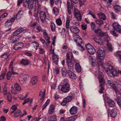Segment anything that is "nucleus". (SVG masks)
Here are the masks:
<instances>
[{"label":"nucleus","mask_w":121,"mask_h":121,"mask_svg":"<svg viewBox=\"0 0 121 121\" xmlns=\"http://www.w3.org/2000/svg\"><path fill=\"white\" fill-rule=\"evenodd\" d=\"M97 56L98 61V65L101 66L103 65V61L104 60L105 57V53L104 49L100 47L98 49Z\"/></svg>","instance_id":"obj_1"},{"label":"nucleus","mask_w":121,"mask_h":121,"mask_svg":"<svg viewBox=\"0 0 121 121\" xmlns=\"http://www.w3.org/2000/svg\"><path fill=\"white\" fill-rule=\"evenodd\" d=\"M66 59L68 66L69 70H72L73 68L74 64L75 63V60L74 59V57L72 53L70 55L68 53L66 54Z\"/></svg>","instance_id":"obj_2"},{"label":"nucleus","mask_w":121,"mask_h":121,"mask_svg":"<svg viewBox=\"0 0 121 121\" xmlns=\"http://www.w3.org/2000/svg\"><path fill=\"white\" fill-rule=\"evenodd\" d=\"M76 39L74 40V41L77 43V45L79 47V48L81 51L84 50V48L82 45V39L78 35L75 36Z\"/></svg>","instance_id":"obj_3"},{"label":"nucleus","mask_w":121,"mask_h":121,"mask_svg":"<svg viewBox=\"0 0 121 121\" xmlns=\"http://www.w3.org/2000/svg\"><path fill=\"white\" fill-rule=\"evenodd\" d=\"M47 14H48V12L47 11H46V12L43 11H41L39 13L40 18L41 21L43 23L45 22Z\"/></svg>","instance_id":"obj_4"},{"label":"nucleus","mask_w":121,"mask_h":121,"mask_svg":"<svg viewBox=\"0 0 121 121\" xmlns=\"http://www.w3.org/2000/svg\"><path fill=\"white\" fill-rule=\"evenodd\" d=\"M70 90V86L69 84L63 85L61 88V91L64 93L68 92Z\"/></svg>","instance_id":"obj_5"},{"label":"nucleus","mask_w":121,"mask_h":121,"mask_svg":"<svg viewBox=\"0 0 121 121\" xmlns=\"http://www.w3.org/2000/svg\"><path fill=\"white\" fill-rule=\"evenodd\" d=\"M28 75L26 74H24L20 76L18 78V80L20 84L22 85L24 83L26 80L28 79Z\"/></svg>","instance_id":"obj_6"},{"label":"nucleus","mask_w":121,"mask_h":121,"mask_svg":"<svg viewBox=\"0 0 121 121\" xmlns=\"http://www.w3.org/2000/svg\"><path fill=\"white\" fill-rule=\"evenodd\" d=\"M113 29L117 32L121 33V26L116 22H114L112 25Z\"/></svg>","instance_id":"obj_7"},{"label":"nucleus","mask_w":121,"mask_h":121,"mask_svg":"<svg viewBox=\"0 0 121 121\" xmlns=\"http://www.w3.org/2000/svg\"><path fill=\"white\" fill-rule=\"evenodd\" d=\"M74 16L78 21H80L82 18V17L80 14V11L77 9H74Z\"/></svg>","instance_id":"obj_8"},{"label":"nucleus","mask_w":121,"mask_h":121,"mask_svg":"<svg viewBox=\"0 0 121 121\" xmlns=\"http://www.w3.org/2000/svg\"><path fill=\"white\" fill-rule=\"evenodd\" d=\"M72 99V97L71 96H68L64 98L61 104L63 106H65L68 102H70Z\"/></svg>","instance_id":"obj_9"},{"label":"nucleus","mask_w":121,"mask_h":121,"mask_svg":"<svg viewBox=\"0 0 121 121\" xmlns=\"http://www.w3.org/2000/svg\"><path fill=\"white\" fill-rule=\"evenodd\" d=\"M104 75L103 73L100 71H99L98 78L100 84L104 83Z\"/></svg>","instance_id":"obj_10"},{"label":"nucleus","mask_w":121,"mask_h":121,"mask_svg":"<svg viewBox=\"0 0 121 121\" xmlns=\"http://www.w3.org/2000/svg\"><path fill=\"white\" fill-rule=\"evenodd\" d=\"M15 19L14 18L11 17L9 18L7 20L5 23V26L6 27H10L13 24V22L14 21Z\"/></svg>","instance_id":"obj_11"},{"label":"nucleus","mask_w":121,"mask_h":121,"mask_svg":"<svg viewBox=\"0 0 121 121\" xmlns=\"http://www.w3.org/2000/svg\"><path fill=\"white\" fill-rule=\"evenodd\" d=\"M108 84L111 86V87L115 91L116 93H117L118 92V90L116 85L112 81L109 80H108Z\"/></svg>","instance_id":"obj_12"},{"label":"nucleus","mask_w":121,"mask_h":121,"mask_svg":"<svg viewBox=\"0 0 121 121\" xmlns=\"http://www.w3.org/2000/svg\"><path fill=\"white\" fill-rule=\"evenodd\" d=\"M27 30L25 29H24L22 28L18 29L13 32V36H16L20 34L21 32L23 31L24 32H25L27 31Z\"/></svg>","instance_id":"obj_13"},{"label":"nucleus","mask_w":121,"mask_h":121,"mask_svg":"<svg viewBox=\"0 0 121 121\" xmlns=\"http://www.w3.org/2000/svg\"><path fill=\"white\" fill-rule=\"evenodd\" d=\"M70 31L74 34H77L79 32V30L78 27L74 26H72L70 27Z\"/></svg>","instance_id":"obj_14"},{"label":"nucleus","mask_w":121,"mask_h":121,"mask_svg":"<svg viewBox=\"0 0 121 121\" xmlns=\"http://www.w3.org/2000/svg\"><path fill=\"white\" fill-rule=\"evenodd\" d=\"M30 63L29 60L26 59H22L20 62V64L24 66H26L28 65Z\"/></svg>","instance_id":"obj_15"},{"label":"nucleus","mask_w":121,"mask_h":121,"mask_svg":"<svg viewBox=\"0 0 121 121\" xmlns=\"http://www.w3.org/2000/svg\"><path fill=\"white\" fill-rule=\"evenodd\" d=\"M23 46V44L21 42H19L14 45L13 48L15 50H18L22 48Z\"/></svg>","instance_id":"obj_16"},{"label":"nucleus","mask_w":121,"mask_h":121,"mask_svg":"<svg viewBox=\"0 0 121 121\" xmlns=\"http://www.w3.org/2000/svg\"><path fill=\"white\" fill-rule=\"evenodd\" d=\"M43 36L48 43L49 44L51 43V41H50V38L46 32H44L43 33Z\"/></svg>","instance_id":"obj_17"},{"label":"nucleus","mask_w":121,"mask_h":121,"mask_svg":"<svg viewBox=\"0 0 121 121\" xmlns=\"http://www.w3.org/2000/svg\"><path fill=\"white\" fill-rule=\"evenodd\" d=\"M68 73L69 77L70 78L74 79L77 78L76 75L71 70H68Z\"/></svg>","instance_id":"obj_18"},{"label":"nucleus","mask_w":121,"mask_h":121,"mask_svg":"<svg viewBox=\"0 0 121 121\" xmlns=\"http://www.w3.org/2000/svg\"><path fill=\"white\" fill-rule=\"evenodd\" d=\"M52 60L53 63L56 65L58 64V57L56 54L52 55Z\"/></svg>","instance_id":"obj_19"},{"label":"nucleus","mask_w":121,"mask_h":121,"mask_svg":"<svg viewBox=\"0 0 121 121\" xmlns=\"http://www.w3.org/2000/svg\"><path fill=\"white\" fill-rule=\"evenodd\" d=\"M23 11L21 10L18 12L17 14V15L15 16L14 17V18L15 19L16 18L17 19H20L22 17V16L23 15Z\"/></svg>","instance_id":"obj_20"},{"label":"nucleus","mask_w":121,"mask_h":121,"mask_svg":"<svg viewBox=\"0 0 121 121\" xmlns=\"http://www.w3.org/2000/svg\"><path fill=\"white\" fill-rule=\"evenodd\" d=\"M45 94V90H44L43 91H41L39 94L40 97V100L43 102L44 100Z\"/></svg>","instance_id":"obj_21"},{"label":"nucleus","mask_w":121,"mask_h":121,"mask_svg":"<svg viewBox=\"0 0 121 121\" xmlns=\"http://www.w3.org/2000/svg\"><path fill=\"white\" fill-rule=\"evenodd\" d=\"M55 107L53 105H50L48 110V113L49 114L52 115L54 112Z\"/></svg>","instance_id":"obj_22"},{"label":"nucleus","mask_w":121,"mask_h":121,"mask_svg":"<svg viewBox=\"0 0 121 121\" xmlns=\"http://www.w3.org/2000/svg\"><path fill=\"white\" fill-rule=\"evenodd\" d=\"M35 4H34V2L30 1L27 7L29 10H32L34 9L35 8Z\"/></svg>","instance_id":"obj_23"},{"label":"nucleus","mask_w":121,"mask_h":121,"mask_svg":"<svg viewBox=\"0 0 121 121\" xmlns=\"http://www.w3.org/2000/svg\"><path fill=\"white\" fill-rule=\"evenodd\" d=\"M77 108L76 107L73 106L70 109L69 111L71 114L74 115L77 113Z\"/></svg>","instance_id":"obj_24"},{"label":"nucleus","mask_w":121,"mask_h":121,"mask_svg":"<svg viewBox=\"0 0 121 121\" xmlns=\"http://www.w3.org/2000/svg\"><path fill=\"white\" fill-rule=\"evenodd\" d=\"M117 110L115 108H113L110 112V115L111 117L114 118L117 115Z\"/></svg>","instance_id":"obj_25"},{"label":"nucleus","mask_w":121,"mask_h":121,"mask_svg":"<svg viewBox=\"0 0 121 121\" xmlns=\"http://www.w3.org/2000/svg\"><path fill=\"white\" fill-rule=\"evenodd\" d=\"M38 80L37 76H35L33 77L31 79L30 82L33 85H35L37 83Z\"/></svg>","instance_id":"obj_26"},{"label":"nucleus","mask_w":121,"mask_h":121,"mask_svg":"<svg viewBox=\"0 0 121 121\" xmlns=\"http://www.w3.org/2000/svg\"><path fill=\"white\" fill-rule=\"evenodd\" d=\"M71 19V18L70 16H68L67 18L66 22L65 23V27L67 29H69L70 26L69 23Z\"/></svg>","instance_id":"obj_27"},{"label":"nucleus","mask_w":121,"mask_h":121,"mask_svg":"<svg viewBox=\"0 0 121 121\" xmlns=\"http://www.w3.org/2000/svg\"><path fill=\"white\" fill-rule=\"evenodd\" d=\"M110 67L112 69L111 73V76H118V73L117 71L113 68L112 66H111Z\"/></svg>","instance_id":"obj_28"},{"label":"nucleus","mask_w":121,"mask_h":121,"mask_svg":"<svg viewBox=\"0 0 121 121\" xmlns=\"http://www.w3.org/2000/svg\"><path fill=\"white\" fill-rule=\"evenodd\" d=\"M22 114L21 111L20 110H17L15 111L14 112L13 115V117H19L21 116V114Z\"/></svg>","instance_id":"obj_29"},{"label":"nucleus","mask_w":121,"mask_h":121,"mask_svg":"<svg viewBox=\"0 0 121 121\" xmlns=\"http://www.w3.org/2000/svg\"><path fill=\"white\" fill-rule=\"evenodd\" d=\"M75 69L76 71L78 72H81L82 70L81 67L78 63H76L75 65Z\"/></svg>","instance_id":"obj_30"},{"label":"nucleus","mask_w":121,"mask_h":121,"mask_svg":"<svg viewBox=\"0 0 121 121\" xmlns=\"http://www.w3.org/2000/svg\"><path fill=\"white\" fill-rule=\"evenodd\" d=\"M99 17L103 20H105L106 18L105 15L103 13L100 12L97 14Z\"/></svg>","instance_id":"obj_31"},{"label":"nucleus","mask_w":121,"mask_h":121,"mask_svg":"<svg viewBox=\"0 0 121 121\" xmlns=\"http://www.w3.org/2000/svg\"><path fill=\"white\" fill-rule=\"evenodd\" d=\"M112 69L110 66L105 69V71L107 74L109 76H111Z\"/></svg>","instance_id":"obj_32"},{"label":"nucleus","mask_w":121,"mask_h":121,"mask_svg":"<svg viewBox=\"0 0 121 121\" xmlns=\"http://www.w3.org/2000/svg\"><path fill=\"white\" fill-rule=\"evenodd\" d=\"M53 13L56 16H57L59 13V9L56 7H54L52 10Z\"/></svg>","instance_id":"obj_33"},{"label":"nucleus","mask_w":121,"mask_h":121,"mask_svg":"<svg viewBox=\"0 0 121 121\" xmlns=\"http://www.w3.org/2000/svg\"><path fill=\"white\" fill-rule=\"evenodd\" d=\"M108 105L110 107H113L115 105V103L114 101L111 99H108Z\"/></svg>","instance_id":"obj_34"},{"label":"nucleus","mask_w":121,"mask_h":121,"mask_svg":"<svg viewBox=\"0 0 121 121\" xmlns=\"http://www.w3.org/2000/svg\"><path fill=\"white\" fill-rule=\"evenodd\" d=\"M10 42L13 43H16L19 40L18 38H15L13 36H12L10 38Z\"/></svg>","instance_id":"obj_35"},{"label":"nucleus","mask_w":121,"mask_h":121,"mask_svg":"<svg viewBox=\"0 0 121 121\" xmlns=\"http://www.w3.org/2000/svg\"><path fill=\"white\" fill-rule=\"evenodd\" d=\"M30 0H28V1L27 0H23V6L25 7H27Z\"/></svg>","instance_id":"obj_36"},{"label":"nucleus","mask_w":121,"mask_h":121,"mask_svg":"<svg viewBox=\"0 0 121 121\" xmlns=\"http://www.w3.org/2000/svg\"><path fill=\"white\" fill-rule=\"evenodd\" d=\"M77 118V116H74L67 118L66 121H74L76 120Z\"/></svg>","instance_id":"obj_37"},{"label":"nucleus","mask_w":121,"mask_h":121,"mask_svg":"<svg viewBox=\"0 0 121 121\" xmlns=\"http://www.w3.org/2000/svg\"><path fill=\"white\" fill-rule=\"evenodd\" d=\"M40 40L45 48H48V45L47 43L45 40L42 38H41Z\"/></svg>","instance_id":"obj_38"},{"label":"nucleus","mask_w":121,"mask_h":121,"mask_svg":"<svg viewBox=\"0 0 121 121\" xmlns=\"http://www.w3.org/2000/svg\"><path fill=\"white\" fill-rule=\"evenodd\" d=\"M28 96V95L27 94H20L18 95V97L20 100H23Z\"/></svg>","instance_id":"obj_39"},{"label":"nucleus","mask_w":121,"mask_h":121,"mask_svg":"<svg viewBox=\"0 0 121 121\" xmlns=\"http://www.w3.org/2000/svg\"><path fill=\"white\" fill-rule=\"evenodd\" d=\"M50 26L51 30L53 32L56 29V25L53 22H51L50 24Z\"/></svg>","instance_id":"obj_40"},{"label":"nucleus","mask_w":121,"mask_h":121,"mask_svg":"<svg viewBox=\"0 0 121 121\" xmlns=\"http://www.w3.org/2000/svg\"><path fill=\"white\" fill-rule=\"evenodd\" d=\"M56 117L55 115L50 116L49 117L48 121H56Z\"/></svg>","instance_id":"obj_41"},{"label":"nucleus","mask_w":121,"mask_h":121,"mask_svg":"<svg viewBox=\"0 0 121 121\" xmlns=\"http://www.w3.org/2000/svg\"><path fill=\"white\" fill-rule=\"evenodd\" d=\"M14 87L16 90L17 91H20L21 90V87L16 83H15Z\"/></svg>","instance_id":"obj_42"},{"label":"nucleus","mask_w":121,"mask_h":121,"mask_svg":"<svg viewBox=\"0 0 121 121\" xmlns=\"http://www.w3.org/2000/svg\"><path fill=\"white\" fill-rule=\"evenodd\" d=\"M108 49V50L110 52L112 51L113 49V47L111 45V44L109 43H107V44Z\"/></svg>","instance_id":"obj_43"},{"label":"nucleus","mask_w":121,"mask_h":121,"mask_svg":"<svg viewBox=\"0 0 121 121\" xmlns=\"http://www.w3.org/2000/svg\"><path fill=\"white\" fill-rule=\"evenodd\" d=\"M116 101L118 104L121 107V97L119 96L117 97Z\"/></svg>","instance_id":"obj_44"},{"label":"nucleus","mask_w":121,"mask_h":121,"mask_svg":"<svg viewBox=\"0 0 121 121\" xmlns=\"http://www.w3.org/2000/svg\"><path fill=\"white\" fill-rule=\"evenodd\" d=\"M38 52L39 54H43L45 53V51L42 47H39L38 48Z\"/></svg>","instance_id":"obj_45"},{"label":"nucleus","mask_w":121,"mask_h":121,"mask_svg":"<svg viewBox=\"0 0 121 121\" xmlns=\"http://www.w3.org/2000/svg\"><path fill=\"white\" fill-rule=\"evenodd\" d=\"M114 9L115 11L120 12L121 11V8L119 6L116 5L114 6Z\"/></svg>","instance_id":"obj_46"},{"label":"nucleus","mask_w":121,"mask_h":121,"mask_svg":"<svg viewBox=\"0 0 121 121\" xmlns=\"http://www.w3.org/2000/svg\"><path fill=\"white\" fill-rule=\"evenodd\" d=\"M95 23L97 25H100L103 24L102 20L100 19H97L95 21Z\"/></svg>","instance_id":"obj_47"},{"label":"nucleus","mask_w":121,"mask_h":121,"mask_svg":"<svg viewBox=\"0 0 121 121\" xmlns=\"http://www.w3.org/2000/svg\"><path fill=\"white\" fill-rule=\"evenodd\" d=\"M50 102V100L48 99L45 104L42 107V109L43 110L47 107L48 105L49 104Z\"/></svg>","instance_id":"obj_48"},{"label":"nucleus","mask_w":121,"mask_h":121,"mask_svg":"<svg viewBox=\"0 0 121 121\" xmlns=\"http://www.w3.org/2000/svg\"><path fill=\"white\" fill-rule=\"evenodd\" d=\"M56 22L57 24L59 26H61L62 24L61 20L59 18L56 19Z\"/></svg>","instance_id":"obj_49"},{"label":"nucleus","mask_w":121,"mask_h":121,"mask_svg":"<svg viewBox=\"0 0 121 121\" xmlns=\"http://www.w3.org/2000/svg\"><path fill=\"white\" fill-rule=\"evenodd\" d=\"M62 73L63 77H65L67 74V70L65 68H62Z\"/></svg>","instance_id":"obj_50"},{"label":"nucleus","mask_w":121,"mask_h":121,"mask_svg":"<svg viewBox=\"0 0 121 121\" xmlns=\"http://www.w3.org/2000/svg\"><path fill=\"white\" fill-rule=\"evenodd\" d=\"M88 52L91 54H93L95 52V50L94 47L93 48H91L88 51Z\"/></svg>","instance_id":"obj_51"},{"label":"nucleus","mask_w":121,"mask_h":121,"mask_svg":"<svg viewBox=\"0 0 121 121\" xmlns=\"http://www.w3.org/2000/svg\"><path fill=\"white\" fill-rule=\"evenodd\" d=\"M55 4L57 6H60L62 3L61 0H54Z\"/></svg>","instance_id":"obj_52"},{"label":"nucleus","mask_w":121,"mask_h":121,"mask_svg":"<svg viewBox=\"0 0 121 121\" xmlns=\"http://www.w3.org/2000/svg\"><path fill=\"white\" fill-rule=\"evenodd\" d=\"M86 49L88 51L90 49H91V48H93L94 47L92 46L90 44H86Z\"/></svg>","instance_id":"obj_53"},{"label":"nucleus","mask_w":121,"mask_h":121,"mask_svg":"<svg viewBox=\"0 0 121 121\" xmlns=\"http://www.w3.org/2000/svg\"><path fill=\"white\" fill-rule=\"evenodd\" d=\"M100 38V36L98 35H96L94 37L93 39L96 42H97Z\"/></svg>","instance_id":"obj_54"},{"label":"nucleus","mask_w":121,"mask_h":121,"mask_svg":"<svg viewBox=\"0 0 121 121\" xmlns=\"http://www.w3.org/2000/svg\"><path fill=\"white\" fill-rule=\"evenodd\" d=\"M12 96L11 94L10 93H8V94L7 98L9 102H11L12 100Z\"/></svg>","instance_id":"obj_55"},{"label":"nucleus","mask_w":121,"mask_h":121,"mask_svg":"<svg viewBox=\"0 0 121 121\" xmlns=\"http://www.w3.org/2000/svg\"><path fill=\"white\" fill-rule=\"evenodd\" d=\"M115 54L117 56L121 57V51L118 50L115 53Z\"/></svg>","instance_id":"obj_56"},{"label":"nucleus","mask_w":121,"mask_h":121,"mask_svg":"<svg viewBox=\"0 0 121 121\" xmlns=\"http://www.w3.org/2000/svg\"><path fill=\"white\" fill-rule=\"evenodd\" d=\"M24 101L27 103L28 102H30V104H31L33 101V99L32 98H27L25 99Z\"/></svg>","instance_id":"obj_57"},{"label":"nucleus","mask_w":121,"mask_h":121,"mask_svg":"<svg viewBox=\"0 0 121 121\" xmlns=\"http://www.w3.org/2000/svg\"><path fill=\"white\" fill-rule=\"evenodd\" d=\"M13 74L10 72H9L7 74V78L8 80H9L11 77L12 75Z\"/></svg>","instance_id":"obj_58"},{"label":"nucleus","mask_w":121,"mask_h":121,"mask_svg":"<svg viewBox=\"0 0 121 121\" xmlns=\"http://www.w3.org/2000/svg\"><path fill=\"white\" fill-rule=\"evenodd\" d=\"M12 73L13 75L16 74H17V73L15 72L16 69L14 67H12L11 68Z\"/></svg>","instance_id":"obj_59"},{"label":"nucleus","mask_w":121,"mask_h":121,"mask_svg":"<svg viewBox=\"0 0 121 121\" xmlns=\"http://www.w3.org/2000/svg\"><path fill=\"white\" fill-rule=\"evenodd\" d=\"M104 41L108 43L109 41L111 40L110 38L108 36V35L107 36H106V37H105L104 38Z\"/></svg>","instance_id":"obj_60"},{"label":"nucleus","mask_w":121,"mask_h":121,"mask_svg":"<svg viewBox=\"0 0 121 121\" xmlns=\"http://www.w3.org/2000/svg\"><path fill=\"white\" fill-rule=\"evenodd\" d=\"M108 35V34L106 32H102L100 33V35L102 37H104V38L105 37H106Z\"/></svg>","instance_id":"obj_61"},{"label":"nucleus","mask_w":121,"mask_h":121,"mask_svg":"<svg viewBox=\"0 0 121 121\" xmlns=\"http://www.w3.org/2000/svg\"><path fill=\"white\" fill-rule=\"evenodd\" d=\"M95 33L99 34L100 35L102 32L101 30L99 29L95 30Z\"/></svg>","instance_id":"obj_62"},{"label":"nucleus","mask_w":121,"mask_h":121,"mask_svg":"<svg viewBox=\"0 0 121 121\" xmlns=\"http://www.w3.org/2000/svg\"><path fill=\"white\" fill-rule=\"evenodd\" d=\"M88 14H90L91 15L93 18H95L96 17V16L95 14L94 13L91 11H89Z\"/></svg>","instance_id":"obj_63"},{"label":"nucleus","mask_w":121,"mask_h":121,"mask_svg":"<svg viewBox=\"0 0 121 121\" xmlns=\"http://www.w3.org/2000/svg\"><path fill=\"white\" fill-rule=\"evenodd\" d=\"M54 73L56 74H58L60 72V70L57 67L54 70Z\"/></svg>","instance_id":"obj_64"}]
</instances>
